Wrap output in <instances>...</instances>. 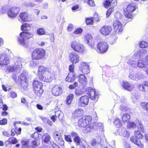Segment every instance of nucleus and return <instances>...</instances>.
I'll return each mask as SVG.
<instances>
[{"label": "nucleus", "mask_w": 148, "mask_h": 148, "mask_svg": "<svg viewBox=\"0 0 148 148\" xmlns=\"http://www.w3.org/2000/svg\"><path fill=\"white\" fill-rule=\"evenodd\" d=\"M92 118L90 116H85L79 119L78 125L79 127H84V132L86 133L90 132L92 129L90 123Z\"/></svg>", "instance_id": "obj_1"}, {"label": "nucleus", "mask_w": 148, "mask_h": 148, "mask_svg": "<svg viewBox=\"0 0 148 148\" xmlns=\"http://www.w3.org/2000/svg\"><path fill=\"white\" fill-rule=\"evenodd\" d=\"M13 55L11 51L7 49H5L4 53L0 54V65L1 67L6 66L9 64V57Z\"/></svg>", "instance_id": "obj_2"}, {"label": "nucleus", "mask_w": 148, "mask_h": 148, "mask_svg": "<svg viewBox=\"0 0 148 148\" xmlns=\"http://www.w3.org/2000/svg\"><path fill=\"white\" fill-rule=\"evenodd\" d=\"M136 4L132 3L128 4L126 9L124 10V15L128 18H131L132 17V13L136 9Z\"/></svg>", "instance_id": "obj_3"}, {"label": "nucleus", "mask_w": 148, "mask_h": 148, "mask_svg": "<svg viewBox=\"0 0 148 148\" xmlns=\"http://www.w3.org/2000/svg\"><path fill=\"white\" fill-rule=\"evenodd\" d=\"M71 47L74 51L82 53L84 50L85 48L83 45L77 40H73L70 43Z\"/></svg>", "instance_id": "obj_4"}, {"label": "nucleus", "mask_w": 148, "mask_h": 148, "mask_svg": "<svg viewBox=\"0 0 148 148\" xmlns=\"http://www.w3.org/2000/svg\"><path fill=\"white\" fill-rule=\"evenodd\" d=\"M33 86L35 93L38 96H40L42 94L43 90L42 83L37 80H34L33 82Z\"/></svg>", "instance_id": "obj_5"}, {"label": "nucleus", "mask_w": 148, "mask_h": 148, "mask_svg": "<svg viewBox=\"0 0 148 148\" xmlns=\"http://www.w3.org/2000/svg\"><path fill=\"white\" fill-rule=\"evenodd\" d=\"M45 54L44 49H36L32 53V57L33 60H38L43 58Z\"/></svg>", "instance_id": "obj_6"}, {"label": "nucleus", "mask_w": 148, "mask_h": 148, "mask_svg": "<svg viewBox=\"0 0 148 148\" xmlns=\"http://www.w3.org/2000/svg\"><path fill=\"white\" fill-rule=\"evenodd\" d=\"M20 37L18 39V43L21 45L27 48V31H23L20 33Z\"/></svg>", "instance_id": "obj_7"}, {"label": "nucleus", "mask_w": 148, "mask_h": 148, "mask_svg": "<svg viewBox=\"0 0 148 148\" xmlns=\"http://www.w3.org/2000/svg\"><path fill=\"white\" fill-rule=\"evenodd\" d=\"M27 75L24 73L19 75L18 77L13 76L12 78L15 82L17 84H24L25 83L27 85Z\"/></svg>", "instance_id": "obj_8"}, {"label": "nucleus", "mask_w": 148, "mask_h": 148, "mask_svg": "<svg viewBox=\"0 0 148 148\" xmlns=\"http://www.w3.org/2000/svg\"><path fill=\"white\" fill-rule=\"evenodd\" d=\"M97 45L98 52L101 53L106 52L108 47L107 43L105 42H99Z\"/></svg>", "instance_id": "obj_9"}, {"label": "nucleus", "mask_w": 148, "mask_h": 148, "mask_svg": "<svg viewBox=\"0 0 148 148\" xmlns=\"http://www.w3.org/2000/svg\"><path fill=\"white\" fill-rule=\"evenodd\" d=\"M86 93L91 100H97L98 99V95L97 93L96 92L95 90L91 87L88 88Z\"/></svg>", "instance_id": "obj_10"}, {"label": "nucleus", "mask_w": 148, "mask_h": 148, "mask_svg": "<svg viewBox=\"0 0 148 148\" xmlns=\"http://www.w3.org/2000/svg\"><path fill=\"white\" fill-rule=\"evenodd\" d=\"M70 61L73 64H76L79 61V57L76 53L73 52L69 54Z\"/></svg>", "instance_id": "obj_11"}, {"label": "nucleus", "mask_w": 148, "mask_h": 148, "mask_svg": "<svg viewBox=\"0 0 148 148\" xmlns=\"http://www.w3.org/2000/svg\"><path fill=\"white\" fill-rule=\"evenodd\" d=\"M19 11V8L13 7L9 9L8 11V14L9 16L14 17L17 16Z\"/></svg>", "instance_id": "obj_12"}, {"label": "nucleus", "mask_w": 148, "mask_h": 148, "mask_svg": "<svg viewBox=\"0 0 148 148\" xmlns=\"http://www.w3.org/2000/svg\"><path fill=\"white\" fill-rule=\"evenodd\" d=\"M15 65L8 66L7 69V71L9 72H12L14 70L21 68L22 67L21 64L20 62H16L17 60H15Z\"/></svg>", "instance_id": "obj_13"}, {"label": "nucleus", "mask_w": 148, "mask_h": 148, "mask_svg": "<svg viewBox=\"0 0 148 148\" xmlns=\"http://www.w3.org/2000/svg\"><path fill=\"white\" fill-rule=\"evenodd\" d=\"M45 74L44 76L42 75L41 74L39 77V79L45 82H51L52 80L51 74L48 71H46Z\"/></svg>", "instance_id": "obj_14"}, {"label": "nucleus", "mask_w": 148, "mask_h": 148, "mask_svg": "<svg viewBox=\"0 0 148 148\" xmlns=\"http://www.w3.org/2000/svg\"><path fill=\"white\" fill-rule=\"evenodd\" d=\"M112 28L111 27L108 26H104L101 27L99 31L100 33L104 36H107L111 32Z\"/></svg>", "instance_id": "obj_15"}, {"label": "nucleus", "mask_w": 148, "mask_h": 148, "mask_svg": "<svg viewBox=\"0 0 148 148\" xmlns=\"http://www.w3.org/2000/svg\"><path fill=\"white\" fill-rule=\"evenodd\" d=\"M113 26L115 32H121L122 31L123 29L122 25L119 21H114L113 22Z\"/></svg>", "instance_id": "obj_16"}, {"label": "nucleus", "mask_w": 148, "mask_h": 148, "mask_svg": "<svg viewBox=\"0 0 148 148\" xmlns=\"http://www.w3.org/2000/svg\"><path fill=\"white\" fill-rule=\"evenodd\" d=\"M89 102V98L86 95L82 96L79 99V104L82 106H85L88 104Z\"/></svg>", "instance_id": "obj_17"}, {"label": "nucleus", "mask_w": 148, "mask_h": 148, "mask_svg": "<svg viewBox=\"0 0 148 148\" xmlns=\"http://www.w3.org/2000/svg\"><path fill=\"white\" fill-rule=\"evenodd\" d=\"M51 92L53 95L58 96L61 95L62 93V88L58 85H55L52 88Z\"/></svg>", "instance_id": "obj_18"}, {"label": "nucleus", "mask_w": 148, "mask_h": 148, "mask_svg": "<svg viewBox=\"0 0 148 148\" xmlns=\"http://www.w3.org/2000/svg\"><path fill=\"white\" fill-rule=\"evenodd\" d=\"M79 67L81 71L84 74H88L89 73V66L85 62H82L80 65Z\"/></svg>", "instance_id": "obj_19"}, {"label": "nucleus", "mask_w": 148, "mask_h": 148, "mask_svg": "<svg viewBox=\"0 0 148 148\" xmlns=\"http://www.w3.org/2000/svg\"><path fill=\"white\" fill-rule=\"evenodd\" d=\"M143 76L144 75L142 74L131 73H130L129 77L133 80L137 81L142 79Z\"/></svg>", "instance_id": "obj_20"}, {"label": "nucleus", "mask_w": 148, "mask_h": 148, "mask_svg": "<svg viewBox=\"0 0 148 148\" xmlns=\"http://www.w3.org/2000/svg\"><path fill=\"white\" fill-rule=\"evenodd\" d=\"M90 125L92 129L95 130L99 128L101 132L103 131V125L101 123L94 122L90 123Z\"/></svg>", "instance_id": "obj_21"}, {"label": "nucleus", "mask_w": 148, "mask_h": 148, "mask_svg": "<svg viewBox=\"0 0 148 148\" xmlns=\"http://www.w3.org/2000/svg\"><path fill=\"white\" fill-rule=\"evenodd\" d=\"M53 137L55 140L58 143L61 142L62 143H64V142L61 136V133H60L58 131L54 132L53 134Z\"/></svg>", "instance_id": "obj_22"}, {"label": "nucleus", "mask_w": 148, "mask_h": 148, "mask_svg": "<svg viewBox=\"0 0 148 148\" xmlns=\"http://www.w3.org/2000/svg\"><path fill=\"white\" fill-rule=\"evenodd\" d=\"M85 40L86 42L91 47L93 46L94 42L92 40V38L91 35L88 33L85 34L84 36Z\"/></svg>", "instance_id": "obj_23"}, {"label": "nucleus", "mask_w": 148, "mask_h": 148, "mask_svg": "<svg viewBox=\"0 0 148 148\" xmlns=\"http://www.w3.org/2000/svg\"><path fill=\"white\" fill-rule=\"evenodd\" d=\"M122 85L124 89L129 91L132 90L134 87L133 85L130 84L127 82H123Z\"/></svg>", "instance_id": "obj_24"}, {"label": "nucleus", "mask_w": 148, "mask_h": 148, "mask_svg": "<svg viewBox=\"0 0 148 148\" xmlns=\"http://www.w3.org/2000/svg\"><path fill=\"white\" fill-rule=\"evenodd\" d=\"M147 53V51L142 49L140 51H137L133 56V57L135 59H137L138 58H141V57L145 55Z\"/></svg>", "instance_id": "obj_25"}, {"label": "nucleus", "mask_w": 148, "mask_h": 148, "mask_svg": "<svg viewBox=\"0 0 148 148\" xmlns=\"http://www.w3.org/2000/svg\"><path fill=\"white\" fill-rule=\"evenodd\" d=\"M20 18L18 19L19 21L21 22H25L28 20V13L26 12H23L19 15Z\"/></svg>", "instance_id": "obj_26"}, {"label": "nucleus", "mask_w": 148, "mask_h": 148, "mask_svg": "<svg viewBox=\"0 0 148 148\" xmlns=\"http://www.w3.org/2000/svg\"><path fill=\"white\" fill-rule=\"evenodd\" d=\"M75 75L74 73H69L65 80L66 82H72L75 81Z\"/></svg>", "instance_id": "obj_27"}, {"label": "nucleus", "mask_w": 148, "mask_h": 148, "mask_svg": "<svg viewBox=\"0 0 148 148\" xmlns=\"http://www.w3.org/2000/svg\"><path fill=\"white\" fill-rule=\"evenodd\" d=\"M139 138H137L136 137L133 136L130 138V140L133 143L136 144L137 146L140 147H142L143 145L141 144Z\"/></svg>", "instance_id": "obj_28"}, {"label": "nucleus", "mask_w": 148, "mask_h": 148, "mask_svg": "<svg viewBox=\"0 0 148 148\" xmlns=\"http://www.w3.org/2000/svg\"><path fill=\"white\" fill-rule=\"evenodd\" d=\"M79 83L82 85H85L87 84V81L85 76L83 74H80L79 79Z\"/></svg>", "instance_id": "obj_29"}, {"label": "nucleus", "mask_w": 148, "mask_h": 148, "mask_svg": "<svg viewBox=\"0 0 148 148\" xmlns=\"http://www.w3.org/2000/svg\"><path fill=\"white\" fill-rule=\"evenodd\" d=\"M101 136L99 137L97 139H93L91 142V145L94 146L98 144H101L102 140L101 139Z\"/></svg>", "instance_id": "obj_30"}, {"label": "nucleus", "mask_w": 148, "mask_h": 148, "mask_svg": "<svg viewBox=\"0 0 148 148\" xmlns=\"http://www.w3.org/2000/svg\"><path fill=\"white\" fill-rule=\"evenodd\" d=\"M84 113V110L81 109L76 110L74 113V116L76 117H80L82 116Z\"/></svg>", "instance_id": "obj_31"}, {"label": "nucleus", "mask_w": 148, "mask_h": 148, "mask_svg": "<svg viewBox=\"0 0 148 148\" xmlns=\"http://www.w3.org/2000/svg\"><path fill=\"white\" fill-rule=\"evenodd\" d=\"M147 64L146 63L144 62L143 60L141 59L138 60L137 63V65L139 67L143 68L145 67Z\"/></svg>", "instance_id": "obj_32"}, {"label": "nucleus", "mask_w": 148, "mask_h": 148, "mask_svg": "<svg viewBox=\"0 0 148 148\" xmlns=\"http://www.w3.org/2000/svg\"><path fill=\"white\" fill-rule=\"evenodd\" d=\"M136 123L137 124L138 128L139 129V130H140L141 132H143L144 131V128L143 125L142 124L141 122L138 120H136Z\"/></svg>", "instance_id": "obj_33"}, {"label": "nucleus", "mask_w": 148, "mask_h": 148, "mask_svg": "<svg viewBox=\"0 0 148 148\" xmlns=\"http://www.w3.org/2000/svg\"><path fill=\"white\" fill-rule=\"evenodd\" d=\"M27 142V138H24L22 139L21 141L22 148H28Z\"/></svg>", "instance_id": "obj_34"}, {"label": "nucleus", "mask_w": 148, "mask_h": 148, "mask_svg": "<svg viewBox=\"0 0 148 148\" xmlns=\"http://www.w3.org/2000/svg\"><path fill=\"white\" fill-rule=\"evenodd\" d=\"M73 98V95L70 94L67 97L66 99V103L67 105H69L71 103Z\"/></svg>", "instance_id": "obj_35"}, {"label": "nucleus", "mask_w": 148, "mask_h": 148, "mask_svg": "<svg viewBox=\"0 0 148 148\" xmlns=\"http://www.w3.org/2000/svg\"><path fill=\"white\" fill-rule=\"evenodd\" d=\"M140 106L142 108L147 112H148V103L147 102H141L140 103Z\"/></svg>", "instance_id": "obj_36"}, {"label": "nucleus", "mask_w": 148, "mask_h": 148, "mask_svg": "<svg viewBox=\"0 0 148 148\" xmlns=\"http://www.w3.org/2000/svg\"><path fill=\"white\" fill-rule=\"evenodd\" d=\"M114 124L117 127H119L122 126V123L119 118H116L114 122Z\"/></svg>", "instance_id": "obj_37"}, {"label": "nucleus", "mask_w": 148, "mask_h": 148, "mask_svg": "<svg viewBox=\"0 0 148 148\" xmlns=\"http://www.w3.org/2000/svg\"><path fill=\"white\" fill-rule=\"evenodd\" d=\"M42 139L45 142L47 143L50 140V137L48 134L47 133L45 134L42 136Z\"/></svg>", "instance_id": "obj_38"}, {"label": "nucleus", "mask_w": 148, "mask_h": 148, "mask_svg": "<svg viewBox=\"0 0 148 148\" xmlns=\"http://www.w3.org/2000/svg\"><path fill=\"white\" fill-rule=\"evenodd\" d=\"M130 116L128 114H124L122 117V121L123 122H126L130 119Z\"/></svg>", "instance_id": "obj_39"}, {"label": "nucleus", "mask_w": 148, "mask_h": 148, "mask_svg": "<svg viewBox=\"0 0 148 148\" xmlns=\"http://www.w3.org/2000/svg\"><path fill=\"white\" fill-rule=\"evenodd\" d=\"M127 63L132 67L134 68L136 66V62L134 60H129L127 62Z\"/></svg>", "instance_id": "obj_40"}, {"label": "nucleus", "mask_w": 148, "mask_h": 148, "mask_svg": "<svg viewBox=\"0 0 148 148\" xmlns=\"http://www.w3.org/2000/svg\"><path fill=\"white\" fill-rule=\"evenodd\" d=\"M37 33L39 35H43L45 34V31L43 28H39L36 31Z\"/></svg>", "instance_id": "obj_41"}, {"label": "nucleus", "mask_w": 148, "mask_h": 148, "mask_svg": "<svg viewBox=\"0 0 148 148\" xmlns=\"http://www.w3.org/2000/svg\"><path fill=\"white\" fill-rule=\"evenodd\" d=\"M121 135L123 136L128 137L129 136L130 133L129 132H127L125 129H123L121 132Z\"/></svg>", "instance_id": "obj_42"}, {"label": "nucleus", "mask_w": 148, "mask_h": 148, "mask_svg": "<svg viewBox=\"0 0 148 148\" xmlns=\"http://www.w3.org/2000/svg\"><path fill=\"white\" fill-rule=\"evenodd\" d=\"M140 47L142 48H146L148 47V44L145 41H142L140 42L139 44Z\"/></svg>", "instance_id": "obj_43"}, {"label": "nucleus", "mask_w": 148, "mask_h": 148, "mask_svg": "<svg viewBox=\"0 0 148 148\" xmlns=\"http://www.w3.org/2000/svg\"><path fill=\"white\" fill-rule=\"evenodd\" d=\"M134 134L135 136H134L136 137L137 138H142L143 136L139 131H135Z\"/></svg>", "instance_id": "obj_44"}, {"label": "nucleus", "mask_w": 148, "mask_h": 148, "mask_svg": "<svg viewBox=\"0 0 148 148\" xmlns=\"http://www.w3.org/2000/svg\"><path fill=\"white\" fill-rule=\"evenodd\" d=\"M8 141L11 144H15L17 142V139L14 137L10 138L8 139Z\"/></svg>", "instance_id": "obj_45"}, {"label": "nucleus", "mask_w": 148, "mask_h": 148, "mask_svg": "<svg viewBox=\"0 0 148 148\" xmlns=\"http://www.w3.org/2000/svg\"><path fill=\"white\" fill-rule=\"evenodd\" d=\"M75 93L76 95L80 96L82 95L83 92L81 89L77 88L75 90Z\"/></svg>", "instance_id": "obj_46"}, {"label": "nucleus", "mask_w": 148, "mask_h": 148, "mask_svg": "<svg viewBox=\"0 0 148 148\" xmlns=\"http://www.w3.org/2000/svg\"><path fill=\"white\" fill-rule=\"evenodd\" d=\"M144 86L142 84H140L138 85V88L140 91L145 92L146 90Z\"/></svg>", "instance_id": "obj_47"}, {"label": "nucleus", "mask_w": 148, "mask_h": 148, "mask_svg": "<svg viewBox=\"0 0 148 148\" xmlns=\"http://www.w3.org/2000/svg\"><path fill=\"white\" fill-rule=\"evenodd\" d=\"M38 133L37 132H35L31 135V137L35 140H37L38 137Z\"/></svg>", "instance_id": "obj_48"}, {"label": "nucleus", "mask_w": 148, "mask_h": 148, "mask_svg": "<svg viewBox=\"0 0 148 148\" xmlns=\"http://www.w3.org/2000/svg\"><path fill=\"white\" fill-rule=\"evenodd\" d=\"M116 0H112L110 2V8L113 9L114 8L116 7Z\"/></svg>", "instance_id": "obj_49"}, {"label": "nucleus", "mask_w": 148, "mask_h": 148, "mask_svg": "<svg viewBox=\"0 0 148 148\" xmlns=\"http://www.w3.org/2000/svg\"><path fill=\"white\" fill-rule=\"evenodd\" d=\"M78 86V83L76 82H75L73 84L70 85L69 88L70 89H75Z\"/></svg>", "instance_id": "obj_50"}, {"label": "nucleus", "mask_w": 148, "mask_h": 148, "mask_svg": "<svg viewBox=\"0 0 148 148\" xmlns=\"http://www.w3.org/2000/svg\"><path fill=\"white\" fill-rule=\"evenodd\" d=\"M85 2H87L90 6L95 5V3L93 0H84Z\"/></svg>", "instance_id": "obj_51"}, {"label": "nucleus", "mask_w": 148, "mask_h": 148, "mask_svg": "<svg viewBox=\"0 0 148 148\" xmlns=\"http://www.w3.org/2000/svg\"><path fill=\"white\" fill-rule=\"evenodd\" d=\"M86 21L87 25L92 24L93 22V19L92 18H87L86 19Z\"/></svg>", "instance_id": "obj_52"}, {"label": "nucleus", "mask_w": 148, "mask_h": 148, "mask_svg": "<svg viewBox=\"0 0 148 148\" xmlns=\"http://www.w3.org/2000/svg\"><path fill=\"white\" fill-rule=\"evenodd\" d=\"M137 124L134 122H130L128 126L130 128H134L136 127V126Z\"/></svg>", "instance_id": "obj_53"}, {"label": "nucleus", "mask_w": 148, "mask_h": 148, "mask_svg": "<svg viewBox=\"0 0 148 148\" xmlns=\"http://www.w3.org/2000/svg\"><path fill=\"white\" fill-rule=\"evenodd\" d=\"M122 16V15L119 12H116L115 14V17L118 20H121Z\"/></svg>", "instance_id": "obj_54"}, {"label": "nucleus", "mask_w": 148, "mask_h": 148, "mask_svg": "<svg viewBox=\"0 0 148 148\" xmlns=\"http://www.w3.org/2000/svg\"><path fill=\"white\" fill-rule=\"evenodd\" d=\"M36 140H32L31 143L33 146L29 147L28 146V148H36L35 147L37 145V144Z\"/></svg>", "instance_id": "obj_55"}, {"label": "nucleus", "mask_w": 148, "mask_h": 148, "mask_svg": "<svg viewBox=\"0 0 148 148\" xmlns=\"http://www.w3.org/2000/svg\"><path fill=\"white\" fill-rule=\"evenodd\" d=\"M28 24L23 23L21 26V29L24 31H27Z\"/></svg>", "instance_id": "obj_56"}, {"label": "nucleus", "mask_w": 148, "mask_h": 148, "mask_svg": "<svg viewBox=\"0 0 148 148\" xmlns=\"http://www.w3.org/2000/svg\"><path fill=\"white\" fill-rule=\"evenodd\" d=\"M103 4L104 7L107 8L110 6V1L109 0H106L104 2Z\"/></svg>", "instance_id": "obj_57"}, {"label": "nucleus", "mask_w": 148, "mask_h": 148, "mask_svg": "<svg viewBox=\"0 0 148 148\" xmlns=\"http://www.w3.org/2000/svg\"><path fill=\"white\" fill-rule=\"evenodd\" d=\"M82 31L83 29L81 28H78L73 32V33L76 34H80Z\"/></svg>", "instance_id": "obj_58"}, {"label": "nucleus", "mask_w": 148, "mask_h": 148, "mask_svg": "<svg viewBox=\"0 0 148 148\" xmlns=\"http://www.w3.org/2000/svg\"><path fill=\"white\" fill-rule=\"evenodd\" d=\"M113 11V9L112 8H110L108 10L106 13L107 17H108Z\"/></svg>", "instance_id": "obj_59"}, {"label": "nucleus", "mask_w": 148, "mask_h": 148, "mask_svg": "<svg viewBox=\"0 0 148 148\" xmlns=\"http://www.w3.org/2000/svg\"><path fill=\"white\" fill-rule=\"evenodd\" d=\"M45 68L43 66H40L39 68L38 69V71L39 72V74L40 73V72L41 73H43L44 72H45Z\"/></svg>", "instance_id": "obj_60"}, {"label": "nucleus", "mask_w": 148, "mask_h": 148, "mask_svg": "<svg viewBox=\"0 0 148 148\" xmlns=\"http://www.w3.org/2000/svg\"><path fill=\"white\" fill-rule=\"evenodd\" d=\"M140 97V95L138 94H135L134 95V99H133L134 97H132V99L133 100V101L134 103L136 101V100L138 99Z\"/></svg>", "instance_id": "obj_61"}, {"label": "nucleus", "mask_w": 148, "mask_h": 148, "mask_svg": "<svg viewBox=\"0 0 148 148\" xmlns=\"http://www.w3.org/2000/svg\"><path fill=\"white\" fill-rule=\"evenodd\" d=\"M29 66L31 68H35L37 66V63L34 61L31 62L30 63Z\"/></svg>", "instance_id": "obj_62"}, {"label": "nucleus", "mask_w": 148, "mask_h": 148, "mask_svg": "<svg viewBox=\"0 0 148 148\" xmlns=\"http://www.w3.org/2000/svg\"><path fill=\"white\" fill-rule=\"evenodd\" d=\"M73 140L74 142L77 143V144H79L81 141V140L78 136L76 137H75L73 139Z\"/></svg>", "instance_id": "obj_63"}, {"label": "nucleus", "mask_w": 148, "mask_h": 148, "mask_svg": "<svg viewBox=\"0 0 148 148\" xmlns=\"http://www.w3.org/2000/svg\"><path fill=\"white\" fill-rule=\"evenodd\" d=\"M7 123V120L6 119H4L0 121V125H4Z\"/></svg>", "instance_id": "obj_64"}]
</instances>
